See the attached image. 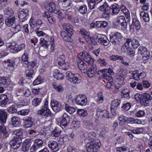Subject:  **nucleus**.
Segmentation results:
<instances>
[{
  "instance_id": "f03ea898",
  "label": "nucleus",
  "mask_w": 152,
  "mask_h": 152,
  "mask_svg": "<svg viewBox=\"0 0 152 152\" xmlns=\"http://www.w3.org/2000/svg\"><path fill=\"white\" fill-rule=\"evenodd\" d=\"M80 33L81 34L85 39L87 42L89 44L96 45L97 42L94 41L95 39L93 37H90L89 32L83 28L80 29Z\"/></svg>"
},
{
  "instance_id": "09e8293b",
  "label": "nucleus",
  "mask_w": 152,
  "mask_h": 152,
  "mask_svg": "<svg viewBox=\"0 0 152 152\" xmlns=\"http://www.w3.org/2000/svg\"><path fill=\"white\" fill-rule=\"evenodd\" d=\"M40 44L42 46L44 47L45 48H48L49 45L48 42L45 40L43 38H41Z\"/></svg>"
},
{
  "instance_id": "72a5a7b5",
  "label": "nucleus",
  "mask_w": 152,
  "mask_h": 152,
  "mask_svg": "<svg viewBox=\"0 0 152 152\" xmlns=\"http://www.w3.org/2000/svg\"><path fill=\"white\" fill-rule=\"evenodd\" d=\"M52 85L54 88L59 93H61L64 91L63 88L59 84H57L56 83H53L52 84Z\"/></svg>"
},
{
  "instance_id": "e433bc0d",
  "label": "nucleus",
  "mask_w": 152,
  "mask_h": 152,
  "mask_svg": "<svg viewBox=\"0 0 152 152\" xmlns=\"http://www.w3.org/2000/svg\"><path fill=\"white\" fill-rule=\"evenodd\" d=\"M23 132V129L21 128L14 130L11 132L12 134L20 137H23L22 135Z\"/></svg>"
},
{
  "instance_id": "ddd939ff",
  "label": "nucleus",
  "mask_w": 152,
  "mask_h": 152,
  "mask_svg": "<svg viewBox=\"0 0 152 152\" xmlns=\"http://www.w3.org/2000/svg\"><path fill=\"white\" fill-rule=\"evenodd\" d=\"M109 114V113L106 110H102L101 109H98L97 110L96 115L97 116L102 118H110Z\"/></svg>"
},
{
  "instance_id": "7ed1b4c3",
  "label": "nucleus",
  "mask_w": 152,
  "mask_h": 152,
  "mask_svg": "<svg viewBox=\"0 0 152 152\" xmlns=\"http://www.w3.org/2000/svg\"><path fill=\"white\" fill-rule=\"evenodd\" d=\"M122 38V36L121 33L116 32L110 36V41L115 45H119Z\"/></svg>"
},
{
  "instance_id": "0eeeda50",
  "label": "nucleus",
  "mask_w": 152,
  "mask_h": 152,
  "mask_svg": "<svg viewBox=\"0 0 152 152\" xmlns=\"http://www.w3.org/2000/svg\"><path fill=\"white\" fill-rule=\"evenodd\" d=\"M70 117L66 113H64L61 118L60 121L58 124H60L61 127L63 129L66 127L69 122Z\"/></svg>"
},
{
  "instance_id": "473e14b6",
  "label": "nucleus",
  "mask_w": 152,
  "mask_h": 152,
  "mask_svg": "<svg viewBox=\"0 0 152 152\" xmlns=\"http://www.w3.org/2000/svg\"><path fill=\"white\" fill-rule=\"evenodd\" d=\"M97 41H98L99 43L105 46H107L108 45L109 43V41L107 39H105L103 38L97 37L96 39Z\"/></svg>"
},
{
  "instance_id": "603ef678",
  "label": "nucleus",
  "mask_w": 152,
  "mask_h": 152,
  "mask_svg": "<svg viewBox=\"0 0 152 152\" xmlns=\"http://www.w3.org/2000/svg\"><path fill=\"white\" fill-rule=\"evenodd\" d=\"M21 143L10 142V144L12 148L14 149H16L18 148L20 145Z\"/></svg>"
},
{
  "instance_id": "052dcab7",
  "label": "nucleus",
  "mask_w": 152,
  "mask_h": 152,
  "mask_svg": "<svg viewBox=\"0 0 152 152\" xmlns=\"http://www.w3.org/2000/svg\"><path fill=\"white\" fill-rule=\"evenodd\" d=\"M28 103L26 101V99L22 100L20 103L16 104L17 106L21 105V106H26L28 105Z\"/></svg>"
},
{
  "instance_id": "4d7b16f0",
  "label": "nucleus",
  "mask_w": 152,
  "mask_h": 152,
  "mask_svg": "<svg viewBox=\"0 0 152 152\" xmlns=\"http://www.w3.org/2000/svg\"><path fill=\"white\" fill-rule=\"evenodd\" d=\"M29 112V110L25 109L19 111L18 112V114L21 115H27Z\"/></svg>"
},
{
  "instance_id": "de8ad7c7",
  "label": "nucleus",
  "mask_w": 152,
  "mask_h": 152,
  "mask_svg": "<svg viewBox=\"0 0 152 152\" xmlns=\"http://www.w3.org/2000/svg\"><path fill=\"white\" fill-rule=\"evenodd\" d=\"M75 74H73L71 72L67 71L66 73V78L69 82L72 79Z\"/></svg>"
},
{
  "instance_id": "9d476101",
  "label": "nucleus",
  "mask_w": 152,
  "mask_h": 152,
  "mask_svg": "<svg viewBox=\"0 0 152 152\" xmlns=\"http://www.w3.org/2000/svg\"><path fill=\"white\" fill-rule=\"evenodd\" d=\"M80 54L83 59L87 63L89 64H92L93 63L94 60L86 52H83L80 53Z\"/></svg>"
},
{
  "instance_id": "79ce46f5",
  "label": "nucleus",
  "mask_w": 152,
  "mask_h": 152,
  "mask_svg": "<svg viewBox=\"0 0 152 152\" xmlns=\"http://www.w3.org/2000/svg\"><path fill=\"white\" fill-rule=\"evenodd\" d=\"M65 109L67 112L70 114L73 113L75 111V108L70 106L67 104H66Z\"/></svg>"
},
{
  "instance_id": "6ab92c4d",
  "label": "nucleus",
  "mask_w": 152,
  "mask_h": 152,
  "mask_svg": "<svg viewBox=\"0 0 152 152\" xmlns=\"http://www.w3.org/2000/svg\"><path fill=\"white\" fill-rule=\"evenodd\" d=\"M48 146L54 152H56L59 150L58 144L55 141H49L48 143Z\"/></svg>"
},
{
  "instance_id": "f257e3e1",
  "label": "nucleus",
  "mask_w": 152,
  "mask_h": 152,
  "mask_svg": "<svg viewBox=\"0 0 152 152\" xmlns=\"http://www.w3.org/2000/svg\"><path fill=\"white\" fill-rule=\"evenodd\" d=\"M6 25L8 27H11L13 29L14 33L19 32L21 28L20 25L15 23V17H12L7 19L5 21Z\"/></svg>"
},
{
  "instance_id": "2eb2a0df",
  "label": "nucleus",
  "mask_w": 152,
  "mask_h": 152,
  "mask_svg": "<svg viewBox=\"0 0 152 152\" xmlns=\"http://www.w3.org/2000/svg\"><path fill=\"white\" fill-rule=\"evenodd\" d=\"M48 5L47 7V8L49 11L52 13H54L55 14L59 15L60 14V12L56 8V5L55 3L51 2L48 4Z\"/></svg>"
},
{
  "instance_id": "f8f14e48",
  "label": "nucleus",
  "mask_w": 152,
  "mask_h": 152,
  "mask_svg": "<svg viewBox=\"0 0 152 152\" xmlns=\"http://www.w3.org/2000/svg\"><path fill=\"white\" fill-rule=\"evenodd\" d=\"M78 66L83 73H85L87 70V66L86 64L80 58H78L77 60Z\"/></svg>"
},
{
  "instance_id": "b1692460",
  "label": "nucleus",
  "mask_w": 152,
  "mask_h": 152,
  "mask_svg": "<svg viewBox=\"0 0 152 152\" xmlns=\"http://www.w3.org/2000/svg\"><path fill=\"white\" fill-rule=\"evenodd\" d=\"M107 22L106 21H96L94 24L98 28H106L108 25Z\"/></svg>"
},
{
  "instance_id": "338daca9",
  "label": "nucleus",
  "mask_w": 152,
  "mask_h": 152,
  "mask_svg": "<svg viewBox=\"0 0 152 152\" xmlns=\"http://www.w3.org/2000/svg\"><path fill=\"white\" fill-rule=\"evenodd\" d=\"M97 62L102 66V65L105 66L107 64L105 59L103 58L99 59L97 60Z\"/></svg>"
},
{
  "instance_id": "c03bdc74",
  "label": "nucleus",
  "mask_w": 152,
  "mask_h": 152,
  "mask_svg": "<svg viewBox=\"0 0 152 152\" xmlns=\"http://www.w3.org/2000/svg\"><path fill=\"white\" fill-rule=\"evenodd\" d=\"M28 56L27 53H24L22 56V62L26 64H28Z\"/></svg>"
},
{
  "instance_id": "5fc2aeb1",
  "label": "nucleus",
  "mask_w": 152,
  "mask_h": 152,
  "mask_svg": "<svg viewBox=\"0 0 152 152\" xmlns=\"http://www.w3.org/2000/svg\"><path fill=\"white\" fill-rule=\"evenodd\" d=\"M131 45L134 49L137 48L139 45V42L136 39H133L131 42Z\"/></svg>"
},
{
  "instance_id": "5701e85b",
  "label": "nucleus",
  "mask_w": 152,
  "mask_h": 152,
  "mask_svg": "<svg viewBox=\"0 0 152 152\" xmlns=\"http://www.w3.org/2000/svg\"><path fill=\"white\" fill-rule=\"evenodd\" d=\"M71 33H68L64 31H62L61 32V35L62 37L64 40L66 41H71Z\"/></svg>"
},
{
  "instance_id": "cd10ccee",
  "label": "nucleus",
  "mask_w": 152,
  "mask_h": 152,
  "mask_svg": "<svg viewBox=\"0 0 152 152\" xmlns=\"http://www.w3.org/2000/svg\"><path fill=\"white\" fill-rule=\"evenodd\" d=\"M130 26V29H132V27L134 28V27L137 30H138L140 28V25L139 22L136 18H135L133 19L132 23Z\"/></svg>"
},
{
  "instance_id": "864d4df0",
  "label": "nucleus",
  "mask_w": 152,
  "mask_h": 152,
  "mask_svg": "<svg viewBox=\"0 0 152 152\" xmlns=\"http://www.w3.org/2000/svg\"><path fill=\"white\" fill-rule=\"evenodd\" d=\"M7 111L10 113H14L16 112L17 110L15 108V106L12 105L7 109Z\"/></svg>"
},
{
  "instance_id": "423d86ee",
  "label": "nucleus",
  "mask_w": 152,
  "mask_h": 152,
  "mask_svg": "<svg viewBox=\"0 0 152 152\" xmlns=\"http://www.w3.org/2000/svg\"><path fill=\"white\" fill-rule=\"evenodd\" d=\"M121 103L119 99H115L112 101L111 104V110L112 114L114 115H116L118 114L117 108Z\"/></svg>"
},
{
  "instance_id": "58836bf2",
  "label": "nucleus",
  "mask_w": 152,
  "mask_h": 152,
  "mask_svg": "<svg viewBox=\"0 0 152 152\" xmlns=\"http://www.w3.org/2000/svg\"><path fill=\"white\" fill-rule=\"evenodd\" d=\"M78 11L80 13L82 14H86L87 12V7L85 5H83L80 6L78 8Z\"/></svg>"
},
{
  "instance_id": "412c9836",
  "label": "nucleus",
  "mask_w": 152,
  "mask_h": 152,
  "mask_svg": "<svg viewBox=\"0 0 152 152\" xmlns=\"http://www.w3.org/2000/svg\"><path fill=\"white\" fill-rule=\"evenodd\" d=\"M10 82V80L8 77H0V86L6 87Z\"/></svg>"
},
{
  "instance_id": "bf43d9fd",
  "label": "nucleus",
  "mask_w": 152,
  "mask_h": 152,
  "mask_svg": "<svg viewBox=\"0 0 152 152\" xmlns=\"http://www.w3.org/2000/svg\"><path fill=\"white\" fill-rule=\"evenodd\" d=\"M65 57L64 56H61V57L58 58L57 59V61L58 64L59 65H62L61 64L65 63Z\"/></svg>"
},
{
  "instance_id": "c756f323",
  "label": "nucleus",
  "mask_w": 152,
  "mask_h": 152,
  "mask_svg": "<svg viewBox=\"0 0 152 152\" xmlns=\"http://www.w3.org/2000/svg\"><path fill=\"white\" fill-rule=\"evenodd\" d=\"M126 121L128 123L140 124H142L141 121L138 119H134L132 117L127 118Z\"/></svg>"
},
{
  "instance_id": "ea45409f",
  "label": "nucleus",
  "mask_w": 152,
  "mask_h": 152,
  "mask_svg": "<svg viewBox=\"0 0 152 152\" xmlns=\"http://www.w3.org/2000/svg\"><path fill=\"white\" fill-rule=\"evenodd\" d=\"M87 1L88 3V7L91 9H94L95 6L97 5L95 0H87Z\"/></svg>"
},
{
  "instance_id": "69168bd1",
  "label": "nucleus",
  "mask_w": 152,
  "mask_h": 152,
  "mask_svg": "<svg viewBox=\"0 0 152 152\" xmlns=\"http://www.w3.org/2000/svg\"><path fill=\"white\" fill-rule=\"evenodd\" d=\"M145 114V112L143 110H140L136 113L135 115L137 117H140L144 116Z\"/></svg>"
},
{
  "instance_id": "a19ab883",
  "label": "nucleus",
  "mask_w": 152,
  "mask_h": 152,
  "mask_svg": "<svg viewBox=\"0 0 152 152\" xmlns=\"http://www.w3.org/2000/svg\"><path fill=\"white\" fill-rule=\"evenodd\" d=\"M23 137H20L18 135H15L13 137L12 140L10 142H16L18 143H21L22 139L23 138Z\"/></svg>"
},
{
  "instance_id": "e2e57ef3",
  "label": "nucleus",
  "mask_w": 152,
  "mask_h": 152,
  "mask_svg": "<svg viewBox=\"0 0 152 152\" xmlns=\"http://www.w3.org/2000/svg\"><path fill=\"white\" fill-rule=\"evenodd\" d=\"M103 78L108 81V82H112L113 78L112 76L110 75H108L106 73L103 74Z\"/></svg>"
},
{
  "instance_id": "4c0bfd02",
  "label": "nucleus",
  "mask_w": 152,
  "mask_h": 152,
  "mask_svg": "<svg viewBox=\"0 0 152 152\" xmlns=\"http://www.w3.org/2000/svg\"><path fill=\"white\" fill-rule=\"evenodd\" d=\"M0 131L3 133L4 138H6L8 136L9 134L7 130L6 127L4 125H0Z\"/></svg>"
},
{
  "instance_id": "c9c22d12",
  "label": "nucleus",
  "mask_w": 152,
  "mask_h": 152,
  "mask_svg": "<svg viewBox=\"0 0 152 152\" xmlns=\"http://www.w3.org/2000/svg\"><path fill=\"white\" fill-rule=\"evenodd\" d=\"M141 18H142L145 22L149 21L150 19L149 15L148 13L145 12L144 11H141L140 13Z\"/></svg>"
},
{
  "instance_id": "7c9ffc66",
  "label": "nucleus",
  "mask_w": 152,
  "mask_h": 152,
  "mask_svg": "<svg viewBox=\"0 0 152 152\" xmlns=\"http://www.w3.org/2000/svg\"><path fill=\"white\" fill-rule=\"evenodd\" d=\"M121 10L125 14L127 21H128L130 20V13L128 10L124 6H122L121 8Z\"/></svg>"
},
{
  "instance_id": "9b49d317",
  "label": "nucleus",
  "mask_w": 152,
  "mask_h": 152,
  "mask_svg": "<svg viewBox=\"0 0 152 152\" xmlns=\"http://www.w3.org/2000/svg\"><path fill=\"white\" fill-rule=\"evenodd\" d=\"M51 106L54 112H57L61 110V103L56 100L51 101Z\"/></svg>"
},
{
  "instance_id": "2f4dec72",
  "label": "nucleus",
  "mask_w": 152,
  "mask_h": 152,
  "mask_svg": "<svg viewBox=\"0 0 152 152\" xmlns=\"http://www.w3.org/2000/svg\"><path fill=\"white\" fill-rule=\"evenodd\" d=\"M62 28L68 33H71L72 31V26L69 23H64L63 24Z\"/></svg>"
},
{
  "instance_id": "37998d69",
  "label": "nucleus",
  "mask_w": 152,
  "mask_h": 152,
  "mask_svg": "<svg viewBox=\"0 0 152 152\" xmlns=\"http://www.w3.org/2000/svg\"><path fill=\"white\" fill-rule=\"evenodd\" d=\"M41 102V99L36 97L34 98L32 100V104L35 106H37L39 105Z\"/></svg>"
},
{
  "instance_id": "49530a36",
  "label": "nucleus",
  "mask_w": 152,
  "mask_h": 152,
  "mask_svg": "<svg viewBox=\"0 0 152 152\" xmlns=\"http://www.w3.org/2000/svg\"><path fill=\"white\" fill-rule=\"evenodd\" d=\"M132 133L134 134H139L143 132V129L142 128H137L135 129L130 130Z\"/></svg>"
},
{
  "instance_id": "39448f33",
  "label": "nucleus",
  "mask_w": 152,
  "mask_h": 152,
  "mask_svg": "<svg viewBox=\"0 0 152 152\" xmlns=\"http://www.w3.org/2000/svg\"><path fill=\"white\" fill-rule=\"evenodd\" d=\"M99 148V143L95 141L88 142L86 145V148L88 152H96Z\"/></svg>"
},
{
  "instance_id": "bb28decb",
  "label": "nucleus",
  "mask_w": 152,
  "mask_h": 152,
  "mask_svg": "<svg viewBox=\"0 0 152 152\" xmlns=\"http://www.w3.org/2000/svg\"><path fill=\"white\" fill-rule=\"evenodd\" d=\"M72 79L70 81L74 83L77 84L80 83L81 81V77L79 74H75Z\"/></svg>"
},
{
  "instance_id": "8fccbe9b",
  "label": "nucleus",
  "mask_w": 152,
  "mask_h": 152,
  "mask_svg": "<svg viewBox=\"0 0 152 152\" xmlns=\"http://www.w3.org/2000/svg\"><path fill=\"white\" fill-rule=\"evenodd\" d=\"M80 122L78 121H73L72 122V126L75 129H77L80 127Z\"/></svg>"
},
{
  "instance_id": "a18cd8bd",
  "label": "nucleus",
  "mask_w": 152,
  "mask_h": 152,
  "mask_svg": "<svg viewBox=\"0 0 152 152\" xmlns=\"http://www.w3.org/2000/svg\"><path fill=\"white\" fill-rule=\"evenodd\" d=\"M104 11V12L102 14V17L104 18H108L111 13V10L109 8H107Z\"/></svg>"
},
{
  "instance_id": "aec40b11",
  "label": "nucleus",
  "mask_w": 152,
  "mask_h": 152,
  "mask_svg": "<svg viewBox=\"0 0 152 152\" xmlns=\"http://www.w3.org/2000/svg\"><path fill=\"white\" fill-rule=\"evenodd\" d=\"M23 120L24 123L25 127L28 128L32 126L33 123L31 121V118L28 117H25L23 118Z\"/></svg>"
},
{
  "instance_id": "13d9d810",
  "label": "nucleus",
  "mask_w": 152,
  "mask_h": 152,
  "mask_svg": "<svg viewBox=\"0 0 152 152\" xmlns=\"http://www.w3.org/2000/svg\"><path fill=\"white\" fill-rule=\"evenodd\" d=\"M77 113L78 115L82 116H86L87 115V112L83 109H79L77 110Z\"/></svg>"
},
{
  "instance_id": "f704fd0d",
  "label": "nucleus",
  "mask_w": 152,
  "mask_h": 152,
  "mask_svg": "<svg viewBox=\"0 0 152 152\" xmlns=\"http://www.w3.org/2000/svg\"><path fill=\"white\" fill-rule=\"evenodd\" d=\"M3 10L4 14L7 15L11 16L14 14V11L12 9L9 7L3 8Z\"/></svg>"
},
{
  "instance_id": "a211bd4d",
  "label": "nucleus",
  "mask_w": 152,
  "mask_h": 152,
  "mask_svg": "<svg viewBox=\"0 0 152 152\" xmlns=\"http://www.w3.org/2000/svg\"><path fill=\"white\" fill-rule=\"evenodd\" d=\"M7 115V113L5 110L3 109L0 110V122L2 124L6 123Z\"/></svg>"
},
{
  "instance_id": "4be33fe9",
  "label": "nucleus",
  "mask_w": 152,
  "mask_h": 152,
  "mask_svg": "<svg viewBox=\"0 0 152 152\" xmlns=\"http://www.w3.org/2000/svg\"><path fill=\"white\" fill-rule=\"evenodd\" d=\"M110 10H112L111 14L112 15L117 14L120 11V9L119 5L116 4H114L112 5L110 7Z\"/></svg>"
},
{
  "instance_id": "20e7f679",
  "label": "nucleus",
  "mask_w": 152,
  "mask_h": 152,
  "mask_svg": "<svg viewBox=\"0 0 152 152\" xmlns=\"http://www.w3.org/2000/svg\"><path fill=\"white\" fill-rule=\"evenodd\" d=\"M48 102L46 101L44 106L37 111V114L46 117L51 116L52 114L50 110L48 108Z\"/></svg>"
},
{
  "instance_id": "1a4fd4ad",
  "label": "nucleus",
  "mask_w": 152,
  "mask_h": 152,
  "mask_svg": "<svg viewBox=\"0 0 152 152\" xmlns=\"http://www.w3.org/2000/svg\"><path fill=\"white\" fill-rule=\"evenodd\" d=\"M138 53L142 56V58L143 60H146L149 57L150 54L146 48L141 46L138 49Z\"/></svg>"
},
{
  "instance_id": "6e6d98bb",
  "label": "nucleus",
  "mask_w": 152,
  "mask_h": 152,
  "mask_svg": "<svg viewBox=\"0 0 152 152\" xmlns=\"http://www.w3.org/2000/svg\"><path fill=\"white\" fill-rule=\"evenodd\" d=\"M34 73V71L33 70L27 69L25 72V74L27 78L30 79L31 78Z\"/></svg>"
},
{
  "instance_id": "a878e982",
  "label": "nucleus",
  "mask_w": 152,
  "mask_h": 152,
  "mask_svg": "<svg viewBox=\"0 0 152 152\" xmlns=\"http://www.w3.org/2000/svg\"><path fill=\"white\" fill-rule=\"evenodd\" d=\"M6 47L7 48H10L14 51V53L17 52V47L18 45L15 42H13L6 44Z\"/></svg>"
},
{
  "instance_id": "4468645a",
  "label": "nucleus",
  "mask_w": 152,
  "mask_h": 152,
  "mask_svg": "<svg viewBox=\"0 0 152 152\" xmlns=\"http://www.w3.org/2000/svg\"><path fill=\"white\" fill-rule=\"evenodd\" d=\"M28 11V10L25 9L19 12L18 17L20 21L23 22L27 19Z\"/></svg>"
},
{
  "instance_id": "f3484780",
  "label": "nucleus",
  "mask_w": 152,
  "mask_h": 152,
  "mask_svg": "<svg viewBox=\"0 0 152 152\" xmlns=\"http://www.w3.org/2000/svg\"><path fill=\"white\" fill-rule=\"evenodd\" d=\"M43 141L40 139L35 140L34 141V144L33 145L31 148V150L34 151L42 146Z\"/></svg>"
},
{
  "instance_id": "0e129e2a",
  "label": "nucleus",
  "mask_w": 152,
  "mask_h": 152,
  "mask_svg": "<svg viewBox=\"0 0 152 152\" xmlns=\"http://www.w3.org/2000/svg\"><path fill=\"white\" fill-rule=\"evenodd\" d=\"M143 94L139 93H137L134 96V98L137 101H140L142 102V101Z\"/></svg>"
},
{
  "instance_id": "6e6552de",
  "label": "nucleus",
  "mask_w": 152,
  "mask_h": 152,
  "mask_svg": "<svg viewBox=\"0 0 152 152\" xmlns=\"http://www.w3.org/2000/svg\"><path fill=\"white\" fill-rule=\"evenodd\" d=\"M75 102L78 105L84 106L87 103V99L86 96L84 95H79L75 98Z\"/></svg>"
},
{
  "instance_id": "c85d7f7f",
  "label": "nucleus",
  "mask_w": 152,
  "mask_h": 152,
  "mask_svg": "<svg viewBox=\"0 0 152 152\" xmlns=\"http://www.w3.org/2000/svg\"><path fill=\"white\" fill-rule=\"evenodd\" d=\"M8 99L7 96L5 94L0 95V102H1V106L3 107L7 103Z\"/></svg>"
},
{
  "instance_id": "680f3d73",
  "label": "nucleus",
  "mask_w": 152,
  "mask_h": 152,
  "mask_svg": "<svg viewBox=\"0 0 152 152\" xmlns=\"http://www.w3.org/2000/svg\"><path fill=\"white\" fill-rule=\"evenodd\" d=\"M61 133V131L56 128L54 131L52 132V135L55 137H58Z\"/></svg>"
},
{
  "instance_id": "dca6fc26",
  "label": "nucleus",
  "mask_w": 152,
  "mask_h": 152,
  "mask_svg": "<svg viewBox=\"0 0 152 152\" xmlns=\"http://www.w3.org/2000/svg\"><path fill=\"white\" fill-rule=\"evenodd\" d=\"M142 103L144 105L147 106L150 104V101L152 100V98L151 95L147 93L143 94Z\"/></svg>"
},
{
  "instance_id": "774afa93",
  "label": "nucleus",
  "mask_w": 152,
  "mask_h": 152,
  "mask_svg": "<svg viewBox=\"0 0 152 152\" xmlns=\"http://www.w3.org/2000/svg\"><path fill=\"white\" fill-rule=\"evenodd\" d=\"M130 48L129 47H127L124 44L122 45L121 48V50L122 52L123 53H127Z\"/></svg>"
},
{
  "instance_id": "393cba45",
  "label": "nucleus",
  "mask_w": 152,
  "mask_h": 152,
  "mask_svg": "<svg viewBox=\"0 0 152 152\" xmlns=\"http://www.w3.org/2000/svg\"><path fill=\"white\" fill-rule=\"evenodd\" d=\"M53 75L54 77L58 80H61L64 78V76L63 74L60 72L57 69L54 70Z\"/></svg>"
},
{
  "instance_id": "3c124183",
  "label": "nucleus",
  "mask_w": 152,
  "mask_h": 152,
  "mask_svg": "<svg viewBox=\"0 0 152 152\" xmlns=\"http://www.w3.org/2000/svg\"><path fill=\"white\" fill-rule=\"evenodd\" d=\"M108 5L106 2H103L102 5H100L98 7V10L100 11H103L108 8Z\"/></svg>"
}]
</instances>
